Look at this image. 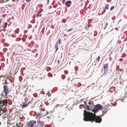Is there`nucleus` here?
Here are the masks:
<instances>
[{"label": "nucleus", "instance_id": "obj_1", "mask_svg": "<svg viewBox=\"0 0 127 127\" xmlns=\"http://www.w3.org/2000/svg\"><path fill=\"white\" fill-rule=\"evenodd\" d=\"M84 120L86 121H90L91 122L95 121L96 123H100L102 121L101 118L98 116H96L95 114L87 112L84 110Z\"/></svg>", "mask_w": 127, "mask_h": 127}, {"label": "nucleus", "instance_id": "obj_2", "mask_svg": "<svg viewBox=\"0 0 127 127\" xmlns=\"http://www.w3.org/2000/svg\"><path fill=\"white\" fill-rule=\"evenodd\" d=\"M3 90L2 94H4V95L6 96V98H7V96L8 94L10 92V90L9 89V88L7 85H4L3 87Z\"/></svg>", "mask_w": 127, "mask_h": 127}, {"label": "nucleus", "instance_id": "obj_3", "mask_svg": "<svg viewBox=\"0 0 127 127\" xmlns=\"http://www.w3.org/2000/svg\"><path fill=\"white\" fill-rule=\"evenodd\" d=\"M102 108V106L99 104H97L94 107L92 111L95 112H97Z\"/></svg>", "mask_w": 127, "mask_h": 127}, {"label": "nucleus", "instance_id": "obj_4", "mask_svg": "<svg viewBox=\"0 0 127 127\" xmlns=\"http://www.w3.org/2000/svg\"><path fill=\"white\" fill-rule=\"evenodd\" d=\"M32 122H32L31 121L28 122L27 125V127H33L36 124V121H32Z\"/></svg>", "mask_w": 127, "mask_h": 127}, {"label": "nucleus", "instance_id": "obj_5", "mask_svg": "<svg viewBox=\"0 0 127 127\" xmlns=\"http://www.w3.org/2000/svg\"><path fill=\"white\" fill-rule=\"evenodd\" d=\"M108 63L105 64H103V68H104V70L103 75L104 74L105 75L106 74L108 68Z\"/></svg>", "mask_w": 127, "mask_h": 127}, {"label": "nucleus", "instance_id": "obj_6", "mask_svg": "<svg viewBox=\"0 0 127 127\" xmlns=\"http://www.w3.org/2000/svg\"><path fill=\"white\" fill-rule=\"evenodd\" d=\"M37 124L40 127H43L44 123V121H40V120H37Z\"/></svg>", "mask_w": 127, "mask_h": 127}, {"label": "nucleus", "instance_id": "obj_7", "mask_svg": "<svg viewBox=\"0 0 127 127\" xmlns=\"http://www.w3.org/2000/svg\"><path fill=\"white\" fill-rule=\"evenodd\" d=\"M102 111L103 115L105 114L107 112V108L106 107V106L105 107H102Z\"/></svg>", "mask_w": 127, "mask_h": 127}, {"label": "nucleus", "instance_id": "obj_8", "mask_svg": "<svg viewBox=\"0 0 127 127\" xmlns=\"http://www.w3.org/2000/svg\"><path fill=\"white\" fill-rule=\"evenodd\" d=\"M3 105H2L4 106H6L8 103L7 100V99H4L2 101Z\"/></svg>", "mask_w": 127, "mask_h": 127}, {"label": "nucleus", "instance_id": "obj_9", "mask_svg": "<svg viewBox=\"0 0 127 127\" xmlns=\"http://www.w3.org/2000/svg\"><path fill=\"white\" fill-rule=\"evenodd\" d=\"M31 103V102L30 101L27 104H25V103H24L22 105V107L23 108L26 107L28 105H30Z\"/></svg>", "mask_w": 127, "mask_h": 127}, {"label": "nucleus", "instance_id": "obj_10", "mask_svg": "<svg viewBox=\"0 0 127 127\" xmlns=\"http://www.w3.org/2000/svg\"><path fill=\"white\" fill-rule=\"evenodd\" d=\"M72 2L68 0L66 1L65 2V5L67 7H69L70 6V4Z\"/></svg>", "mask_w": 127, "mask_h": 127}, {"label": "nucleus", "instance_id": "obj_11", "mask_svg": "<svg viewBox=\"0 0 127 127\" xmlns=\"http://www.w3.org/2000/svg\"><path fill=\"white\" fill-rule=\"evenodd\" d=\"M41 114L40 113H38L36 116V118L40 120V118L42 117Z\"/></svg>", "mask_w": 127, "mask_h": 127}, {"label": "nucleus", "instance_id": "obj_12", "mask_svg": "<svg viewBox=\"0 0 127 127\" xmlns=\"http://www.w3.org/2000/svg\"><path fill=\"white\" fill-rule=\"evenodd\" d=\"M16 125L18 127H22L23 125L21 123H17L16 124Z\"/></svg>", "mask_w": 127, "mask_h": 127}, {"label": "nucleus", "instance_id": "obj_13", "mask_svg": "<svg viewBox=\"0 0 127 127\" xmlns=\"http://www.w3.org/2000/svg\"><path fill=\"white\" fill-rule=\"evenodd\" d=\"M109 5L108 4H107L104 8V9H108Z\"/></svg>", "mask_w": 127, "mask_h": 127}, {"label": "nucleus", "instance_id": "obj_14", "mask_svg": "<svg viewBox=\"0 0 127 127\" xmlns=\"http://www.w3.org/2000/svg\"><path fill=\"white\" fill-rule=\"evenodd\" d=\"M47 95H48L49 97H50L51 96V94L50 93L49 91L48 92V93L46 94Z\"/></svg>", "mask_w": 127, "mask_h": 127}, {"label": "nucleus", "instance_id": "obj_15", "mask_svg": "<svg viewBox=\"0 0 127 127\" xmlns=\"http://www.w3.org/2000/svg\"><path fill=\"white\" fill-rule=\"evenodd\" d=\"M100 59V56H98L97 58L96 59V61H97V62H98L99 61Z\"/></svg>", "mask_w": 127, "mask_h": 127}, {"label": "nucleus", "instance_id": "obj_16", "mask_svg": "<svg viewBox=\"0 0 127 127\" xmlns=\"http://www.w3.org/2000/svg\"><path fill=\"white\" fill-rule=\"evenodd\" d=\"M7 22H5L4 24V26H3V27H4V28H6L7 26Z\"/></svg>", "mask_w": 127, "mask_h": 127}, {"label": "nucleus", "instance_id": "obj_17", "mask_svg": "<svg viewBox=\"0 0 127 127\" xmlns=\"http://www.w3.org/2000/svg\"><path fill=\"white\" fill-rule=\"evenodd\" d=\"M108 25V23H106L105 25V26L104 27V29H105L106 28L107 26Z\"/></svg>", "mask_w": 127, "mask_h": 127}, {"label": "nucleus", "instance_id": "obj_18", "mask_svg": "<svg viewBox=\"0 0 127 127\" xmlns=\"http://www.w3.org/2000/svg\"><path fill=\"white\" fill-rule=\"evenodd\" d=\"M72 30H73V29L72 28H71L70 29L67 30V32H68L69 31H71Z\"/></svg>", "mask_w": 127, "mask_h": 127}, {"label": "nucleus", "instance_id": "obj_19", "mask_svg": "<svg viewBox=\"0 0 127 127\" xmlns=\"http://www.w3.org/2000/svg\"><path fill=\"white\" fill-rule=\"evenodd\" d=\"M86 109H87V110H89V109H90V108L88 106H87L86 107Z\"/></svg>", "mask_w": 127, "mask_h": 127}, {"label": "nucleus", "instance_id": "obj_20", "mask_svg": "<svg viewBox=\"0 0 127 127\" xmlns=\"http://www.w3.org/2000/svg\"><path fill=\"white\" fill-rule=\"evenodd\" d=\"M56 47V51L58 50V45H57L56 46V47Z\"/></svg>", "mask_w": 127, "mask_h": 127}, {"label": "nucleus", "instance_id": "obj_21", "mask_svg": "<svg viewBox=\"0 0 127 127\" xmlns=\"http://www.w3.org/2000/svg\"><path fill=\"white\" fill-rule=\"evenodd\" d=\"M114 8V6H113L111 7L110 10H112Z\"/></svg>", "mask_w": 127, "mask_h": 127}, {"label": "nucleus", "instance_id": "obj_22", "mask_svg": "<svg viewBox=\"0 0 127 127\" xmlns=\"http://www.w3.org/2000/svg\"><path fill=\"white\" fill-rule=\"evenodd\" d=\"M40 12H39L36 15V17H38V16L39 15V13Z\"/></svg>", "mask_w": 127, "mask_h": 127}, {"label": "nucleus", "instance_id": "obj_23", "mask_svg": "<svg viewBox=\"0 0 127 127\" xmlns=\"http://www.w3.org/2000/svg\"><path fill=\"white\" fill-rule=\"evenodd\" d=\"M58 43L59 44H61V42H60V40L59 39L58 40Z\"/></svg>", "mask_w": 127, "mask_h": 127}, {"label": "nucleus", "instance_id": "obj_24", "mask_svg": "<svg viewBox=\"0 0 127 127\" xmlns=\"http://www.w3.org/2000/svg\"><path fill=\"white\" fill-rule=\"evenodd\" d=\"M27 2H30L31 1V0H25Z\"/></svg>", "mask_w": 127, "mask_h": 127}, {"label": "nucleus", "instance_id": "obj_25", "mask_svg": "<svg viewBox=\"0 0 127 127\" xmlns=\"http://www.w3.org/2000/svg\"><path fill=\"white\" fill-rule=\"evenodd\" d=\"M44 126L45 127H50L49 126L47 125H44Z\"/></svg>", "mask_w": 127, "mask_h": 127}, {"label": "nucleus", "instance_id": "obj_26", "mask_svg": "<svg viewBox=\"0 0 127 127\" xmlns=\"http://www.w3.org/2000/svg\"><path fill=\"white\" fill-rule=\"evenodd\" d=\"M47 1V3L48 4L49 2V0H46Z\"/></svg>", "mask_w": 127, "mask_h": 127}, {"label": "nucleus", "instance_id": "obj_27", "mask_svg": "<svg viewBox=\"0 0 127 127\" xmlns=\"http://www.w3.org/2000/svg\"><path fill=\"white\" fill-rule=\"evenodd\" d=\"M42 15V14H40L39 15V17H40Z\"/></svg>", "mask_w": 127, "mask_h": 127}, {"label": "nucleus", "instance_id": "obj_28", "mask_svg": "<svg viewBox=\"0 0 127 127\" xmlns=\"http://www.w3.org/2000/svg\"><path fill=\"white\" fill-rule=\"evenodd\" d=\"M120 71H122V69H120Z\"/></svg>", "mask_w": 127, "mask_h": 127}, {"label": "nucleus", "instance_id": "obj_29", "mask_svg": "<svg viewBox=\"0 0 127 127\" xmlns=\"http://www.w3.org/2000/svg\"><path fill=\"white\" fill-rule=\"evenodd\" d=\"M42 105H40V106L41 107L42 106Z\"/></svg>", "mask_w": 127, "mask_h": 127}]
</instances>
